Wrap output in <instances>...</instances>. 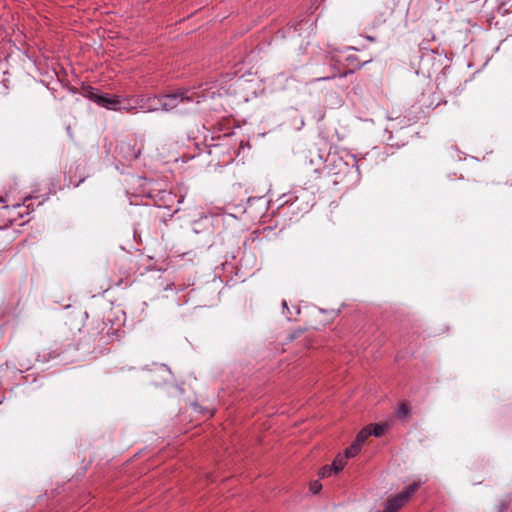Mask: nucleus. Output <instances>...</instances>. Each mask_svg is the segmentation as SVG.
Here are the masks:
<instances>
[{
    "instance_id": "f257e3e1",
    "label": "nucleus",
    "mask_w": 512,
    "mask_h": 512,
    "mask_svg": "<svg viewBox=\"0 0 512 512\" xmlns=\"http://www.w3.org/2000/svg\"><path fill=\"white\" fill-rule=\"evenodd\" d=\"M235 78V73H226L197 87L181 88L173 93L160 94V110L184 112L191 104H199L208 98L222 97L234 93L233 82Z\"/></svg>"
},
{
    "instance_id": "f03ea898",
    "label": "nucleus",
    "mask_w": 512,
    "mask_h": 512,
    "mask_svg": "<svg viewBox=\"0 0 512 512\" xmlns=\"http://www.w3.org/2000/svg\"><path fill=\"white\" fill-rule=\"evenodd\" d=\"M126 192L131 204L143 203L147 206L153 205L165 209L168 211V217H172L178 211L176 205L180 203V200L158 181L134 176L131 178Z\"/></svg>"
},
{
    "instance_id": "7ed1b4c3",
    "label": "nucleus",
    "mask_w": 512,
    "mask_h": 512,
    "mask_svg": "<svg viewBox=\"0 0 512 512\" xmlns=\"http://www.w3.org/2000/svg\"><path fill=\"white\" fill-rule=\"evenodd\" d=\"M116 266L118 268V275L110 278L107 290L113 287L127 288L133 283V269L122 261L116 263Z\"/></svg>"
},
{
    "instance_id": "20e7f679",
    "label": "nucleus",
    "mask_w": 512,
    "mask_h": 512,
    "mask_svg": "<svg viewBox=\"0 0 512 512\" xmlns=\"http://www.w3.org/2000/svg\"><path fill=\"white\" fill-rule=\"evenodd\" d=\"M352 456V445L345 449V453L338 454L331 465H325L319 470V478L324 479L332 476L333 474H337L343 470L344 466L347 463V459Z\"/></svg>"
},
{
    "instance_id": "39448f33",
    "label": "nucleus",
    "mask_w": 512,
    "mask_h": 512,
    "mask_svg": "<svg viewBox=\"0 0 512 512\" xmlns=\"http://www.w3.org/2000/svg\"><path fill=\"white\" fill-rule=\"evenodd\" d=\"M144 142L142 139L131 138L120 145V155L128 162L136 160L142 153Z\"/></svg>"
},
{
    "instance_id": "423d86ee",
    "label": "nucleus",
    "mask_w": 512,
    "mask_h": 512,
    "mask_svg": "<svg viewBox=\"0 0 512 512\" xmlns=\"http://www.w3.org/2000/svg\"><path fill=\"white\" fill-rule=\"evenodd\" d=\"M23 208H24L23 206H18V203L13 204V205H6V206L0 208V218H3L4 220H6V223L1 225L0 229L6 228V227H8L10 225H14V224L18 225V223H19L18 215H20L19 211Z\"/></svg>"
},
{
    "instance_id": "0eeeda50",
    "label": "nucleus",
    "mask_w": 512,
    "mask_h": 512,
    "mask_svg": "<svg viewBox=\"0 0 512 512\" xmlns=\"http://www.w3.org/2000/svg\"><path fill=\"white\" fill-rule=\"evenodd\" d=\"M139 109L146 112H156L160 110V95H138Z\"/></svg>"
},
{
    "instance_id": "6e6552de",
    "label": "nucleus",
    "mask_w": 512,
    "mask_h": 512,
    "mask_svg": "<svg viewBox=\"0 0 512 512\" xmlns=\"http://www.w3.org/2000/svg\"><path fill=\"white\" fill-rule=\"evenodd\" d=\"M37 200V198L33 197H26L22 203H18V206H23L24 208L19 211L18 218L19 223L18 225L21 226L28 222V219H26L27 216L30 215L31 212L35 210L34 201Z\"/></svg>"
},
{
    "instance_id": "1a4fd4ad",
    "label": "nucleus",
    "mask_w": 512,
    "mask_h": 512,
    "mask_svg": "<svg viewBox=\"0 0 512 512\" xmlns=\"http://www.w3.org/2000/svg\"><path fill=\"white\" fill-rule=\"evenodd\" d=\"M100 103L99 106L113 111H120V96L104 93L101 98H98Z\"/></svg>"
},
{
    "instance_id": "9d476101",
    "label": "nucleus",
    "mask_w": 512,
    "mask_h": 512,
    "mask_svg": "<svg viewBox=\"0 0 512 512\" xmlns=\"http://www.w3.org/2000/svg\"><path fill=\"white\" fill-rule=\"evenodd\" d=\"M120 111L131 112L139 109V97L138 95L131 96H120Z\"/></svg>"
},
{
    "instance_id": "9b49d317",
    "label": "nucleus",
    "mask_w": 512,
    "mask_h": 512,
    "mask_svg": "<svg viewBox=\"0 0 512 512\" xmlns=\"http://www.w3.org/2000/svg\"><path fill=\"white\" fill-rule=\"evenodd\" d=\"M371 436L370 427L363 428L356 436L354 441V455L359 451L360 446Z\"/></svg>"
},
{
    "instance_id": "f8f14e48",
    "label": "nucleus",
    "mask_w": 512,
    "mask_h": 512,
    "mask_svg": "<svg viewBox=\"0 0 512 512\" xmlns=\"http://www.w3.org/2000/svg\"><path fill=\"white\" fill-rule=\"evenodd\" d=\"M104 93H101L98 89L88 86L84 88V96L95 102L99 105L100 101L98 98H101Z\"/></svg>"
},
{
    "instance_id": "ddd939ff",
    "label": "nucleus",
    "mask_w": 512,
    "mask_h": 512,
    "mask_svg": "<svg viewBox=\"0 0 512 512\" xmlns=\"http://www.w3.org/2000/svg\"><path fill=\"white\" fill-rule=\"evenodd\" d=\"M368 427H370L371 435H374L376 437L382 436L388 428V426L384 424H372L369 425Z\"/></svg>"
},
{
    "instance_id": "4468645a",
    "label": "nucleus",
    "mask_w": 512,
    "mask_h": 512,
    "mask_svg": "<svg viewBox=\"0 0 512 512\" xmlns=\"http://www.w3.org/2000/svg\"><path fill=\"white\" fill-rule=\"evenodd\" d=\"M321 489H322V484L320 483L319 480H314V481L310 482L309 490L312 494L319 493Z\"/></svg>"
},
{
    "instance_id": "2eb2a0df",
    "label": "nucleus",
    "mask_w": 512,
    "mask_h": 512,
    "mask_svg": "<svg viewBox=\"0 0 512 512\" xmlns=\"http://www.w3.org/2000/svg\"><path fill=\"white\" fill-rule=\"evenodd\" d=\"M409 414V407L403 403L397 409V415L400 418H404Z\"/></svg>"
},
{
    "instance_id": "dca6fc26",
    "label": "nucleus",
    "mask_w": 512,
    "mask_h": 512,
    "mask_svg": "<svg viewBox=\"0 0 512 512\" xmlns=\"http://www.w3.org/2000/svg\"><path fill=\"white\" fill-rule=\"evenodd\" d=\"M282 308H283L282 313L286 316L287 320H289V321L293 320V314L285 300L282 301Z\"/></svg>"
},
{
    "instance_id": "f3484780",
    "label": "nucleus",
    "mask_w": 512,
    "mask_h": 512,
    "mask_svg": "<svg viewBox=\"0 0 512 512\" xmlns=\"http://www.w3.org/2000/svg\"><path fill=\"white\" fill-rule=\"evenodd\" d=\"M85 180V176L81 177L79 180L74 181L72 177L69 176L68 183L69 185H72L73 187H78L83 181Z\"/></svg>"
},
{
    "instance_id": "a211bd4d",
    "label": "nucleus",
    "mask_w": 512,
    "mask_h": 512,
    "mask_svg": "<svg viewBox=\"0 0 512 512\" xmlns=\"http://www.w3.org/2000/svg\"><path fill=\"white\" fill-rule=\"evenodd\" d=\"M204 416L207 417V418L212 417L213 416V411H211V410L205 411Z\"/></svg>"
},
{
    "instance_id": "6ab92c4d",
    "label": "nucleus",
    "mask_w": 512,
    "mask_h": 512,
    "mask_svg": "<svg viewBox=\"0 0 512 512\" xmlns=\"http://www.w3.org/2000/svg\"><path fill=\"white\" fill-rule=\"evenodd\" d=\"M173 286H174V284H173V283H171V284H168L164 289H165V290H172V289H173Z\"/></svg>"
},
{
    "instance_id": "aec40b11",
    "label": "nucleus",
    "mask_w": 512,
    "mask_h": 512,
    "mask_svg": "<svg viewBox=\"0 0 512 512\" xmlns=\"http://www.w3.org/2000/svg\"><path fill=\"white\" fill-rule=\"evenodd\" d=\"M294 309H295V314L298 315L300 313V308L298 306H295Z\"/></svg>"
},
{
    "instance_id": "412c9836",
    "label": "nucleus",
    "mask_w": 512,
    "mask_h": 512,
    "mask_svg": "<svg viewBox=\"0 0 512 512\" xmlns=\"http://www.w3.org/2000/svg\"><path fill=\"white\" fill-rule=\"evenodd\" d=\"M314 172L317 174V178L320 177V170L319 169H315Z\"/></svg>"
},
{
    "instance_id": "4be33fe9",
    "label": "nucleus",
    "mask_w": 512,
    "mask_h": 512,
    "mask_svg": "<svg viewBox=\"0 0 512 512\" xmlns=\"http://www.w3.org/2000/svg\"><path fill=\"white\" fill-rule=\"evenodd\" d=\"M4 202H6V198L0 197V203H4Z\"/></svg>"
},
{
    "instance_id": "5701e85b",
    "label": "nucleus",
    "mask_w": 512,
    "mask_h": 512,
    "mask_svg": "<svg viewBox=\"0 0 512 512\" xmlns=\"http://www.w3.org/2000/svg\"><path fill=\"white\" fill-rule=\"evenodd\" d=\"M349 73H351V71H345V72L343 73V76H347V74H349Z\"/></svg>"
}]
</instances>
